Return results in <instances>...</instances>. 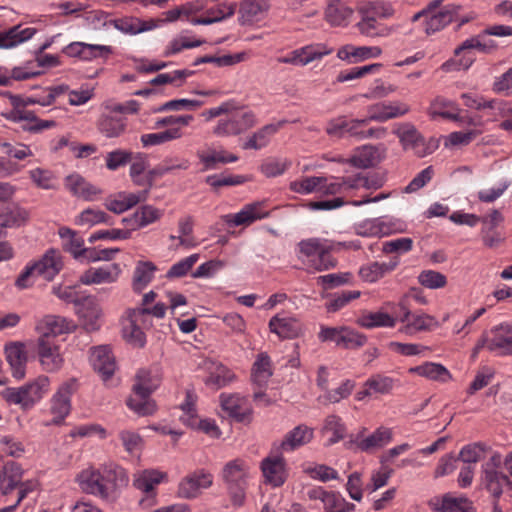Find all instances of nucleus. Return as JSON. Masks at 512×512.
Masks as SVG:
<instances>
[{
	"label": "nucleus",
	"mask_w": 512,
	"mask_h": 512,
	"mask_svg": "<svg viewBox=\"0 0 512 512\" xmlns=\"http://www.w3.org/2000/svg\"><path fill=\"white\" fill-rule=\"evenodd\" d=\"M121 274L120 265L113 263L99 268H89L79 278L84 285L114 283Z\"/></svg>",
	"instance_id": "obj_22"
},
{
	"label": "nucleus",
	"mask_w": 512,
	"mask_h": 512,
	"mask_svg": "<svg viewBox=\"0 0 512 512\" xmlns=\"http://www.w3.org/2000/svg\"><path fill=\"white\" fill-rule=\"evenodd\" d=\"M23 469L20 464L9 461L3 466L0 474V491L3 496L11 495L23 477Z\"/></svg>",
	"instance_id": "obj_27"
},
{
	"label": "nucleus",
	"mask_w": 512,
	"mask_h": 512,
	"mask_svg": "<svg viewBox=\"0 0 512 512\" xmlns=\"http://www.w3.org/2000/svg\"><path fill=\"white\" fill-rule=\"evenodd\" d=\"M204 104L203 101L194 100V99H173L165 102L157 108L153 109L154 113H160L165 111H180V110H189L194 111L201 107Z\"/></svg>",
	"instance_id": "obj_53"
},
{
	"label": "nucleus",
	"mask_w": 512,
	"mask_h": 512,
	"mask_svg": "<svg viewBox=\"0 0 512 512\" xmlns=\"http://www.w3.org/2000/svg\"><path fill=\"white\" fill-rule=\"evenodd\" d=\"M36 268V276L46 281H53L64 267L63 257L59 250L48 249L39 260L33 262Z\"/></svg>",
	"instance_id": "obj_15"
},
{
	"label": "nucleus",
	"mask_w": 512,
	"mask_h": 512,
	"mask_svg": "<svg viewBox=\"0 0 512 512\" xmlns=\"http://www.w3.org/2000/svg\"><path fill=\"white\" fill-rule=\"evenodd\" d=\"M77 389V382L71 379L63 383L51 399V413L54 415L52 424H61L71 410V396Z\"/></svg>",
	"instance_id": "obj_7"
},
{
	"label": "nucleus",
	"mask_w": 512,
	"mask_h": 512,
	"mask_svg": "<svg viewBox=\"0 0 512 512\" xmlns=\"http://www.w3.org/2000/svg\"><path fill=\"white\" fill-rule=\"evenodd\" d=\"M5 119L18 123L24 122L21 128L25 132L29 133H40L45 129H50L56 126V122L54 120H43L36 116L34 111H30L27 109L18 110L11 109L9 112L3 114Z\"/></svg>",
	"instance_id": "obj_11"
},
{
	"label": "nucleus",
	"mask_w": 512,
	"mask_h": 512,
	"mask_svg": "<svg viewBox=\"0 0 512 512\" xmlns=\"http://www.w3.org/2000/svg\"><path fill=\"white\" fill-rule=\"evenodd\" d=\"M489 351H498L501 355H512V324L501 323L490 330Z\"/></svg>",
	"instance_id": "obj_20"
},
{
	"label": "nucleus",
	"mask_w": 512,
	"mask_h": 512,
	"mask_svg": "<svg viewBox=\"0 0 512 512\" xmlns=\"http://www.w3.org/2000/svg\"><path fill=\"white\" fill-rule=\"evenodd\" d=\"M395 224L384 217L367 219L358 227L357 233L365 237L386 236L396 232Z\"/></svg>",
	"instance_id": "obj_34"
},
{
	"label": "nucleus",
	"mask_w": 512,
	"mask_h": 512,
	"mask_svg": "<svg viewBox=\"0 0 512 512\" xmlns=\"http://www.w3.org/2000/svg\"><path fill=\"white\" fill-rule=\"evenodd\" d=\"M165 476V473L158 470H144L139 477L134 480L133 485L138 490L149 493L154 489L155 485L162 482Z\"/></svg>",
	"instance_id": "obj_50"
},
{
	"label": "nucleus",
	"mask_w": 512,
	"mask_h": 512,
	"mask_svg": "<svg viewBox=\"0 0 512 512\" xmlns=\"http://www.w3.org/2000/svg\"><path fill=\"white\" fill-rule=\"evenodd\" d=\"M376 154L377 149L374 146L366 145L345 162L359 169H367L375 165Z\"/></svg>",
	"instance_id": "obj_49"
},
{
	"label": "nucleus",
	"mask_w": 512,
	"mask_h": 512,
	"mask_svg": "<svg viewBox=\"0 0 512 512\" xmlns=\"http://www.w3.org/2000/svg\"><path fill=\"white\" fill-rule=\"evenodd\" d=\"M91 364L96 373L107 382L116 370L115 357L108 345L94 347L91 350Z\"/></svg>",
	"instance_id": "obj_16"
},
{
	"label": "nucleus",
	"mask_w": 512,
	"mask_h": 512,
	"mask_svg": "<svg viewBox=\"0 0 512 512\" xmlns=\"http://www.w3.org/2000/svg\"><path fill=\"white\" fill-rule=\"evenodd\" d=\"M324 508L326 512H353L356 506L346 501L339 492L330 491L324 500Z\"/></svg>",
	"instance_id": "obj_58"
},
{
	"label": "nucleus",
	"mask_w": 512,
	"mask_h": 512,
	"mask_svg": "<svg viewBox=\"0 0 512 512\" xmlns=\"http://www.w3.org/2000/svg\"><path fill=\"white\" fill-rule=\"evenodd\" d=\"M357 324L366 329L394 327L396 319L386 312H369L358 318Z\"/></svg>",
	"instance_id": "obj_45"
},
{
	"label": "nucleus",
	"mask_w": 512,
	"mask_h": 512,
	"mask_svg": "<svg viewBox=\"0 0 512 512\" xmlns=\"http://www.w3.org/2000/svg\"><path fill=\"white\" fill-rule=\"evenodd\" d=\"M255 124V114L252 111H247L230 119L220 120L214 128V134L217 136L239 135L254 127Z\"/></svg>",
	"instance_id": "obj_13"
},
{
	"label": "nucleus",
	"mask_w": 512,
	"mask_h": 512,
	"mask_svg": "<svg viewBox=\"0 0 512 512\" xmlns=\"http://www.w3.org/2000/svg\"><path fill=\"white\" fill-rule=\"evenodd\" d=\"M109 23L118 31L129 35H136L153 30L157 27L155 19L145 21L134 16H124L112 19Z\"/></svg>",
	"instance_id": "obj_26"
},
{
	"label": "nucleus",
	"mask_w": 512,
	"mask_h": 512,
	"mask_svg": "<svg viewBox=\"0 0 512 512\" xmlns=\"http://www.w3.org/2000/svg\"><path fill=\"white\" fill-rule=\"evenodd\" d=\"M37 354L43 369L47 372L58 371L64 363L56 341L38 339Z\"/></svg>",
	"instance_id": "obj_17"
},
{
	"label": "nucleus",
	"mask_w": 512,
	"mask_h": 512,
	"mask_svg": "<svg viewBox=\"0 0 512 512\" xmlns=\"http://www.w3.org/2000/svg\"><path fill=\"white\" fill-rule=\"evenodd\" d=\"M198 158L203 164L202 171L214 170L218 168V163L227 164L233 163L238 160V156L235 154L227 153L224 150L216 151L213 150L210 153L198 152Z\"/></svg>",
	"instance_id": "obj_44"
},
{
	"label": "nucleus",
	"mask_w": 512,
	"mask_h": 512,
	"mask_svg": "<svg viewBox=\"0 0 512 512\" xmlns=\"http://www.w3.org/2000/svg\"><path fill=\"white\" fill-rule=\"evenodd\" d=\"M273 375L272 363L269 355L265 352L258 354L252 366V380L258 386L267 384Z\"/></svg>",
	"instance_id": "obj_40"
},
{
	"label": "nucleus",
	"mask_w": 512,
	"mask_h": 512,
	"mask_svg": "<svg viewBox=\"0 0 512 512\" xmlns=\"http://www.w3.org/2000/svg\"><path fill=\"white\" fill-rule=\"evenodd\" d=\"M461 5L447 4L439 11L430 14L427 19L423 21V30L427 36L433 35L450 23L457 20Z\"/></svg>",
	"instance_id": "obj_12"
},
{
	"label": "nucleus",
	"mask_w": 512,
	"mask_h": 512,
	"mask_svg": "<svg viewBox=\"0 0 512 512\" xmlns=\"http://www.w3.org/2000/svg\"><path fill=\"white\" fill-rule=\"evenodd\" d=\"M357 11L361 17H372L375 20L388 19L395 13L392 4L382 0L360 2Z\"/></svg>",
	"instance_id": "obj_35"
},
{
	"label": "nucleus",
	"mask_w": 512,
	"mask_h": 512,
	"mask_svg": "<svg viewBox=\"0 0 512 512\" xmlns=\"http://www.w3.org/2000/svg\"><path fill=\"white\" fill-rule=\"evenodd\" d=\"M65 187L76 197L82 198L85 201H94L102 190L97 186L88 182L80 174H71L65 178Z\"/></svg>",
	"instance_id": "obj_23"
},
{
	"label": "nucleus",
	"mask_w": 512,
	"mask_h": 512,
	"mask_svg": "<svg viewBox=\"0 0 512 512\" xmlns=\"http://www.w3.org/2000/svg\"><path fill=\"white\" fill-rule=\"evenodd\" d=\"M151 394L145 392H133L126 400V405L138 416H151L157 411V404L151 397Z\"/></svg>",
	"instance_id": "obj_36"
},
{
	"label": "nucleus",
	"mask_w": 512,
	"mask_h": 512,
	"mask_svg": "<svg viewBox=\"0 0 512 512\" xmlns=\"http://www.w3.org/2000/svg\"><path fill=\"white\" fill-rule=\"evenodd\" d=\"M112 217L102 210H94L91 208L85 209L80 213L76 223L78 225L94 226L96 224L105 223L112 225Z\"/></svg>",
	"instance_id": "obj_59"
},
{
	"label": "nucleus",
	"mask_w": 512,
	"mask_h": 512,
	"mask_svg": "<svg viewBox=\"0 0 512 512\" xmlns=\"http://www.w3.org/2000/svg\"><path fill=\"white\" fill-rule=\"evenodd\" d=\"M50 389V379L45 375H40L33 381L25 385L14 388H6L2 396L9 404L19 405L23 410L32 409Z\"/></svg>",
	"instance_id": "obj_2"
},
{
	"label": "nucleus",
	"mask_w": 512,
	"mask_h": 512,
	"mask_svg": "<svg viewBox=\"0 0 512 512\" xmlns=\"http://www.w3.org/2000/svg\"><path fill=\"white\" fill-rule=\"evenodd\" d=\"M269 5L265 0H243L239 9V21L242 25H251L262 20Z\"/></svg>",
	"instance_id": "obj_28"
},
{
	"label": "nucleus",
	"mask_w": 512,
	"mask_h": 512,
	"mask_svg": "<svg viewBox=\"0 0 512 512\" xmlns=\"http://www.w3.org/2000/svg\"><path fill=\"white\" fill-rule=\"evenodd\" d=\"M166 309H167L166 305L162 302L156 303L151 308L140 307V308L132 309V311L134 312V319H135L134 322L138 321V322H141V324H143L144 327H149L151 325V323L148 322V317L151 315V316L161 319L165 316Z\"/></svg>",
	"instance_id": "obj_56"
},
{
	"label": "nucleus",
	"mask_w": 512,
	"mask_h": 512,
	"mask_svg": "<svg viewBox=\"0 0 512 512\" xmlns=\"http://www.w3.org/2000/svg\"><path fill=\"white\" fill-rule=\"evenodd\" d=\"M354 10L342 0H329L325 10L324 19L332 27H346Z\"/></svg>",
	"instance_id": "obj_24"
},
{
	"label": "nucleus",
	"mask_w": 512,
	"mask_h": 512,
	"mask_svg": "<svg viewBox=\"0 0 512 512\" xmlns=\"http://www.w3.org/2000/svg\"><path fill=\"white\" fill-rule=\"evenodd\" d=\"M382 68L381 63H373L362 67H352L348 70L340 71L337 75L336 81L343 83L354 79L362 78L369 73L378 72Z\"/></svg>",
	"instance_id": "obj_55"
},
{
	"label": "nucleus",
	"mask_w": 512,
	"mask_h": 512,
	"mask_svg": "<svg viewBox=\"0 0 512 512\" xmlns=\"http://www.w3.org/2000/svg\"><path fill=\"white\" fill-rule=\"evenodd\" d=\"M369 122L366 118L350 119L347 136L362 141L369 138L380 139L385 136L386 129L384 127L367 128Z\"/></svg>",
	"instance_id": "obj_33"
},
{
	"label": "nucleus",
	"mask_w": 512,
	"mask_h": 512,
	"mask_svg": "<svg viewBox=\"0 0 512 512\" xmlns=\"http://www.w3.org/2000/svg\"><path fill=\"white\" fill-rule=\"evenodd\" d=\"M6 360L10 366L12 376L21 380L26 375L27 353L21 342H12L5 346Z\"/></svg>",
	"instance_id": "obj_21"
},
{
	"label": "nucleus",
	"mask_w": 512,
	"mask_h": 512,
	"mask_svg": "<svg viewBox=\"0 0 512 512\" xmlns=\"http://www.w3.org/2000/svg\"><path fill=\"white\" fill-rule=\"evenodd\" d=\"M247 180V177L244 175L214 174L207 176L205 182L217 191L219 188L224 186H237L244 184Z\"/></svg>",
	"instance_id": "obj_60"
},
{
	"label": "nucleus",
	"mask_w": 512,
	"mask_h": 512,
	"mask_svg": "<svg viewBox=\"0 0 512 512\" xmlns=\"http://www.w3.org/2000/svg\"><path fill=\"white\" fill-rule=\"evenodd\" d=\"M355 387V381L351 379H346L341 383L339 387L327 390V392L324 393L322 398L327 403H339L341 400L348 398L352 394Z\"/></svg>",
	"instance_id": "obj_57"
},
{
	"label": "nucleus",
	"mask_w": 512,
	"mask_h": 512,
	"mask_svg": "<svg viewBox=\"0 0 512 512\" xmlns=\"http://www.w3.org/2000/svg\"><path fill=\"white\" fill-rule=\"evenodd\" d=\"M126 125V118L104 116L99 120L98 129L107 138H114L125 131Z\"/></svg>",
	"instance_id": "obj_47"
},
{
	"label": "nucleus",
	"mask_w": 512,
	"mask_h": 512,
	"mask_svg": "<svg viewBox=\"0 0 512 512\" xmlns=\"http://www.w3.org/2000/svg\"><path fill=\"white\" fill-rule=\"evenodd\" d=\"M35 33V28L20 29V26H14L6 32L0 33V48L15 47L31 39Z\"/></svg>",
	"instance_id": "obj_39"
},
{
	"label": "nucleus",
	"mask_w": 512,
	"mask_h": 512,
	"mask_svg": "<svg viewBox=\"0 0 512 512\" xmlns=\"http://www.w3.org/2000/svg\"><path fill=\"white\" fill-rule=\"evenodd\" d=\"M260 469L265 483L275 488L281 487L288 478L286 460L281 454L262 459Z\"/></svg>",
	"instance_id": "obj_10"
},
{
	"label": "nucleus",
	"mask_w": 512,
	"mask_h": 512,
	"mask_svg": "<svg viewBox=\"0 0 512 512\" xmlns=\"http://www.w3.org/2000/svg\"><path fill=\"white\" fill-rule=\"evenodd\" d=\"M393 133L398 137L404 150H412L418 157H424L431 153L425 138L412 123L397 124Z\"/></svg>",
	"instance_id": "obj_6"
},
{
	"label": "nucleus",
	"mask_w": 512,
	"mask_h": 512,
	"mask_svg": "<svg viewBox=\"0 0 512 512\" xmlns=\"http://www.w3.org/2000/svg\"><path fill=\"white\" fill-rule=\"evenodd\" d=\"M482 482L493 498L499 499L506 492L512 497V481L500 471H482Z\"/></svg>",
	"instance_id": "obj_25"
},
{
	"label": "nucleus",
	"mask_w": 512,
	"mask_h": 512,
	"mask_svg": "<svg viewBox=\"0 0 512 512\" xmlns=\"http://www.w3.org/2000/svg\"><path fill=\"white\" fill-rule=\"evenodd\" d=\"M156 266L151 261H139L133 275V290L141 292L153 279Z\"/></svg>",
	"instance_id": "obj_43"
},
{
	"label": "nucleus",
	"mask_w": 512,
	"mask_h": 512,
	"mask_svg": "<svg viewBox=\"0 0 512 512\" xmlns=\"http://www.w3.org/2000/svg\"><path fill=\"white\" fill-rule=\"evenodd\" d=\"M408 373L416 374L429 380L438 381L441 383H446L452 379L451 373L444 365L429 361L424 362L421 365L409 368Z\"/></svg>",
	"instance_id": "obj_31"
},
{
	"label": "nucleus",
	"mask_w": 512,
	"mask_h": 512,
	"mask_svg": "<svg viewBox=\"0 0 512 512\" xmlns=\"http://www.w3.org/2000/svg\"><path fill=\"white\" fill-rule=\"evenodd\" d=\"M429 506L435 512H474L473 502L466 497H455L446 493L430 500Z\"/></svg>",
	"instance_id": "obj_19"
},
{
	"label": "nucleus",
	"mask_w": 512,
	"mask_h": 512,
	"mask_svg": "<svg viewBox=\"0 0 512 512\" xmlns=\"http://www.w3.org/2000/svg\"><path fill=\"white\" fill-rule=\"evenodd\" d=\"M222 409L238 423L249 424L253 419V410L245 397L238 394L220 395Z\"/></svg>",
	"instance_id": "obj_9"
},
{
	"label": "nucleus",
	"mask_w": 512,
	"mask_h": 512,
	"mask_svg": "<svg viewBox=\"0 0 512 512\" xmlns=\"http://www.w3.org/2000/svg\"><path fill=\"white\" fill-rule=\"evenodd\" d=\"M3 221L0 223L2 227L6 228H17L24 225L29 219V212L19 206L1 214Z\"/></svg>",
	"instance_id": "obj_62"
},
{
	"label": "nucleus",
	"mask_w": 512,
	"mask_h": 512,
	"mask_svg": "<svg viewBox=\"0 0 512 512\" xmlns=\"http://www.w3.org/2000/svg\"><path fill=\"white\" fill-rule=\"evenodd\" d=\"M320 342H332L336 347L342 349H356L367 342V337L346 326L329 327L321 325L318 333Z\"/></svg>",
	"instance_id": "obj_4"
},
{
	"label": "nucleus",
	"mask_w": 512,
	"mask_h": 512,
	"mask_svg": "<svg viewBox=\"0 0 512 512\" xmlns=\"http://www.w3.org/2000/svg\"><path fill=\"white\" fill-rule=\"evenodd\" d=\"M486 445L481 442L465 445L459 452L457 457L466 465H472L484 458L486 452Z\"/></svg>",
	"instance_id": "obj_54"
},
{
	"label": "nucleus",
	"mask_w": 512,
	"mask_h": 512,
	"mask_svg": "<svg viewBox=\"0 0 512 512\" xmlns=\"http://www.w3.org/2000/svg\"><path fill=\"white\" fill-rule=\"evenodd\" d=\"M269 329L283 339H293L301 332L300 323L294 318L273 316L269 321Z\"/></svg>",
	"instance_id": "obj_37"
},
{
	"label": "nucleus",
	"mask_w": 512,
	"mask_h": 512,
	"mask_svg": "<svg viewBox=\"0 0 512 512\" xmlns=\"http://www.w3.org/2000/svg\"><path fill=\"white\" fill-rule=\"evenodd\" d=\"M182 136L183 133L180 127H171L165 131L143 134L140 139L144 147H149L180 139Z\"/></svg>",
	"instance_id": "obj_46"
},
{
	"label": "nucleus",
	"mask_w": 512,
	"mask_h": 512,
	"mask_svg": "<svg viewBox=\"0 0 512 512\" xmlns=\"http://www.w3.org/2000/svg\"><path fill=\"white\" fill-rule=\"evenodd\" d=\"M134 312L129 311L128 324L123 328V336L126 341L134 347L143 348L146 344V335L142 328H145L141 322H134Z\"/></svg>",
	"instance_id": "obj_42"
},
{
	"label": "nucleus",
	"mask_w": 512,
	"mask_h": 512,
	"mask_svg": "<svg viewBox=\"0 0 512 512\" xmlns=\"http://www.w3.org/2000/svg\"><path fill=\"white\" fill-rule=\"evenodd\" d=\"M213 485V475L205 469H196L181 479L177 488V496L183 499H195L202 490Z\"/></svg>",
	"instance_id": "obj_5"
},
{
	"label": "nucleus",
	"mask_w": 512,
	"mask_h": 512,
	"mask_svg": "<svg viewBox=\"0 0 512 512\" xmlns=\"http://www.w3.org/2000/svg\"><path fill=\"white\" fill-rule=\"evenodd\" d=\"M312 438L313 429L305 424H300L285 435L280 444V449L282 451H294L309 443Z\"/></svg>",
	"instance_id": "obj_30"
},
{
	"label": "nucleus",
	"mask_w": 512,
	"mask_h": 512,
	"mask_svg": "<svg viewBox=\"0 0 512 512\" xmlns=\"http://www.w3.org/2000/svg\"><path fill=\"white\" fill-rule=\"evenodd\" d=\"M398 380L380 373L371 375L365 382L363 387H369L373 393L390 394L394 389Z\"/></svg>",
	"instance_id": "obj_48"
},
{
	"label": "nucleus",
	"mask_w": 512,
	"mask_h": 512,
	"mask_svg": "<svg viewBox=\"0 0 512 512\" xmlns=\"http://www.w3.org/2000/svg\"><path fill=\"white\" fill-rule=\"evenodd\" d=\"M417 279L419 284L428 289L443 288L447 284V277L435 270H423Z\"/></svg>",
	"instance_id": "obj_63"
},
{
	"label": "nucleus",
	"mask_w": 512,
	"mask_h": 512,
	"mask_svg": "<svg viewBox=\"0 0 512 512\" xmlns=\"http://www.w3.org/2000/svg\"><path fill=\"white\" fill-rule=\"evenodd\" d=\"M356 27L360 34L371 38L387 36L390 33V29L380 25L372 17H361Z\"/></svg>",
	"instance_id": "obj_52"
},
{
	"label": "nucleus",
	"mask_w": 512,
	"mask_h": 512,
	"mask_svg": "<svg viewBox=\"0 0 512 512\" xmlns=\"http://www.w3.org/2000/svg\"><path fill=\"white\" fill-rule=\"evenodd\" d=\"M80 488L86 494L94 495L102 500H110L116 492L126 487L129 477L120 465L110 462L98 469L88 468L77 477Z\"/></svg>",
	"instance_id": "obj_1"
},
{
	"label": "nucleus",
	"mask_w": 512,
	"mask_h": 512,
	"mask_svg": "<svg viewBox=\"0 0 512 512\" xmlns=\"http://www.w3.org/2000/svg\"><path fill=\"white\" fill-rule=\"evenodd\" d=\"M291 162L278 158H268L260 165V171L268 178L282 175L289 167Z\"/></svg>",
	"instance_id": "obj_64"
},
{
	"label": "nucleus",
	"mask_w": 512,
	"mask_h": 512,
	"mask_svg": "<svg viewBox=\"0 0 512 512\" xmlns=\"http://www.w3.org/2000/svg\"><path fill=\"white\" fill-rule=\"evenodd\" d=\"M392 440V431L386 427L377 428L368 437L356 441L357 447L363 451L368 452L374 448H381Z\"/></svg>",
	"instance_id": "obj_41"
},
{
	"label": "nucleus",
	"mask_w": 512,
	"mask_h": 512,
	"mask_svg": "<svg viewBox=\"0 0 512 512\" xmlns=\"http://www.w3.org/2000/svg\"><path fill=\"white\" fill-rule=\"evenodd\" d=\"M75 325L72 320L58 315H46L36 325L38 339L56 341V337L73 332Z\"/></svg>",
	"instance_id": "obj_8"
},
{
	"label": "nucleus",
	"mask_w": 512,
	"mask_h": 512,
	"mask_svg": "<svg viewBox=\"0 0 512 512\" xmlns=\"http://www.w3.org/2000/svg\"><path fill=\"white\" fill-rule=\"evenodd\" d=\"M162 375L159 369H140L135 376L132 391L152 394L161 384Z\"/></svg>",
	"instance_id": "obj_32"
},
{
	"label": "nucleus",
	"mask_w": 512,
	"mask_h": 512,
	"mask_svg": "<svg viewBox=\"0 0 512 512\" xmlns=\"http://www.w3.org/2000/svg\"><path fill=\"white\" fill-rule=\"evenodd\" d=\"M61 239H68L63 244V250L73 255L75 259L84 257L86 259L89 248H84V240L78 237L76 232L68 227H61L58 231Z\"/></svg>",
	"instance_id": "obj_38"
},
{
	"label": "nucleus",
	"mask_w": 512,
	"mask_h": 512,
	"mask_svg": "<svg viewBox=\"0 0 512 512\" xmlns=\"http://www.w3.org/2000/svg\"><path fill=\"white\" fill-rule=\"evenodd\" d=\"M265 201H256L246 204L238 213L229 214L225 216V221L229 225L234 226H248L257 220L269 217L270 212L263 211Z\"/></svg>",
	"instance_id": "obj_18"
},
{
	"label": "nucleus",
	"mask_w": 512,
	"mask_h": 512,
	"mask_svg": "<svg viewBox=\"0 0 512 512\" xmlns=\"http://www.w3.org/2000/svg\"><path fill=\"white\" fill-rule=\"evenodd\" d=\"M183 415L181 422L187 427L194 428L197 424L196 396L193 391L187 390L184 402L180 405Z\"/></svg>",
	"instance_id": "obj_51"
},
{
	"label": "nucleus",
	"mask_w": 512,
	"mask_h": 512,
	"mask_svg": "<svg viewBox=\"0 0 512 512\" xmlns=\"http://www.w3.org/2000/svg\"><path fill=\"white\" fill-rule=\"evenodd\" d=\"M136 215L138 217V228H144L159 221L164 215V210L146 204L136 210Z\"/></svg>",
	"instance_id": "obj_61"
},
{
	"label": "nucleus",
	"mask_w": 512,
	"mask_h": 512,
	"mask_svg": "<svg viewBox=\"0 0 512 512\" xmlns=\"http://www.w3.org/2000/svg\"><path fill=\"white\" fill-rule=\"evenodd\" d=\"M222 479L226 484L231 503L241 507L245 503L248 467L240 458L227 462L222 469Z\"/></svg>",
	"instance_id": "obj_3"
},
{
	"label": "nucleus",
	"mask_w": 512,
	"mask_h": 512,
	"mask_svg": "<svg viewBox=\"0 0 512 512\" xmlns=\"http://www.w3.org/2000/svg\"><path fill=\"white\" fill-rule=\"evenodd\" d=\"M76 312L81 319L83 328L88 332L97 331L101 327L102 309L94 296L82 297Z\"/></svg>",
	"instance_id": "obj_14"
},
{
	"label": "nucleus",
	"mask_w": 512,
	"mask_h": 512,
	"mask_svg": "<svg viewBox=\"0 0 512 512\" xmlns=\"http://www.w3.org/2000/svg\"><path fill=\"white\" fill-rule=\"evenodd\" d=\"M285 124V121H279L274 124H267L254 132L242 145L244 150H260L266 147L271 140V137L275 135L279 129Z\"/></svg>",
	"instance_id": "obj_29"
}]
</instances>
